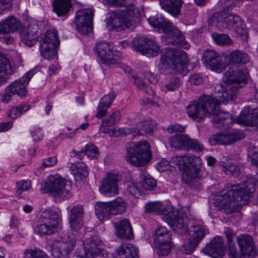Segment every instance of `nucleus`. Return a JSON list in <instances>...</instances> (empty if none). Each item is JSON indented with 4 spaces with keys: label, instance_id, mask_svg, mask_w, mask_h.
Listing matches in <instances>:
<instances>
[{
    "label": "nucleus",
    "instance_id": "obj_31",
    "mask_svg": "<svg viewBox=\"0 0 258 258\" xmlns=\"http://www.w3.org/2000/svg\"><path fill=\"white\" fill-rule=\"evenodd\" d=\"M19 20L14 16H10L0 23V34L13 33L17 31L21 27Z\"/></svg>",
    "mask_w": 258,
    "mask_h": 258
},
{
    "label": "nucleus",
    "instance_id": "obj_14",
    "mask_svg": "<svg viewBox=\"0 0 258 258\" xmlns=\"http://www.w3.org/2000/svg\"><path fill=\"white\" fill-rule=\"evenodd\" d=\"M245 134L242 130L230 128L225 133H217L211 136L209 143L212 146L216 145H230L243 139Z\"/></svg>",
    "mask_w": 258,
    "mask_h": 258
},
{
    "label": "nucleus",
    "instance_id": "obj_21",
    "mask_svg": "<svg viewBox=\"0 0 258 258\" xmlns=\"http://www.w3.org/2000/svg\"><path fill=\"white\" fill-rule=\"evenodd\" d=\"M120 179L121 177L118 174L108 172L99 188L100 192L108 196L116 194L118 191V182Z\"/></svg>",
    "mask_w": 258,
    "mask_h": 258
},
{
    "label": "nucleus",
    "instance_id": "obj_23",
    "mask_svg": "<svg viewBox=\"0 0 258 258\" xmlns=\"http://www.w3.org/2000/svg\"><path fill=\"white\" fill-rule=\"evenodd\" d=\"M203 251L213 258H222L225 252L223 239L220 236L213 238L203 249Z\"/></svg>",
    "mask_w": 258,
    "mask_h": 258
},
{
    "label": "nucleus",
    "instance_id": "obj_58",
    "mask_svg": "<svg viewBox=\"0 0 258 258\" xmlns=\"http://www.w3.org/2000/svg\"><path fill=\"white\" fill-rule=\"evenodd\" d=\"M173 164L171 161L170 162L165 159H162L157 165V169L160 172H164L166 170L172 171L175 169V167L170 165Z\"/></svg>",
    "mask_w": 258,
    "mask_h": 258
},
{
    "label": "nucleus",
    "instance_id": "obj_53",
    "mask_svg": "<svg viewBox=\"0 0 258 258\" xmlns=\"http://www.w3.org/2000/svg\"><path fill=\"white\" fill-rule=\"evenodd\" d=\"M182 84L181 79L176 76L171 77L165 85L166 89L170 91H175L177 90Z\"/></svg>",
    "mask_w": 258,
    "mask_h": 258
},
{
    "label": "nucleus",
    "instance_id": "obj_15",
    "mask_svg": "<svg viewBox=\"0 0 258 258\" xmlns=\"http://www.w3.org/2000/svg\"><path fill=\"white\" fill-rule=\"evenodd\" d=\"M113 49V46L110 43L101 42L96 43L95 51L102 63L110 65L118 63L120 59L118 52Z\"/></svg>",
    "mask_w": 258,
    "mask_h": 258
},
{
    "label": "nucleus",
    "instance_id": "obj_2",
    "mask_svg": "<svg viewBox=\"0 0 258 258\" xmlns=\"http://www.w3.org/2000/svg\"><path fill=\"white\" fill-rule=\"evenodd\" d=\"M240 180L241 182L238 184H233L222 189L215 197L217 204L227 214L235 211V207L238 205L236 202L247 201L253 197L255 190V179L242 175Z\"/></svg>",
    "mask_w": 258,
    "mask_h": 258
},
{
    "label": "nucleus",
    "instance_id": "obj_36",
    "mask_svg": "<svg viewBox=\"0 0 258 258\" xmlns=\"http://www.w3.org/2000/svg\"><path fill=\"white\" fill-rule=\"evenodd\" d=\"M109 203H98L96 205L95 211L98 218L103 221L107 220L110 218V216L112 215V212Z\"/></svg>",
    "mask_w": 258,
    "mask_h": 258
},
{
    "label": "nucleus",
    "instance_id": "obj_16",
    "mask_svg": "<svg viewBox=\"0 0 258 258\" xmlns=\"http://www.w3.org/2000/svg\"><path fill=\"white\" fill-rule=\"evenodd\" d=\"M214 22L216 21L220 26V29L226 28L237 33H240L243 29V24L240 17L233 14H224L222 16L212 18Z\"/></svg>",
    "mask_w": 258,
    "mask_h": 258
},
{
    "label": "nucleus",
    "instance_id": "obj_54",
    "mask_svg": "<svg viewBox=\"0 0 258 258\" xmlns=\"http://www.w3.org/2000/svg\"><path fill=\"white\" fill-rule=\"evenodd\" d=\"M200 242L197 241L190 236L182 246L183 251L186 254H190L198 246Z\"/></svg>",
    "mask_w": 258,
    "mask_h": 258
},
{
    "label": "nucleus",
    "instance_id": "obj_52",
    "mask_svg": "<svg viewBox=\"0 0 258 258\" xmlns=\"http://www.w3.org/2000/svg\"><path fill=\"white\" fill-rule=\"evenodd\" d=\"M184 149L187 150H194L197 151L201 152L203 151L204 146L199 141L194 139H190L187 136V141H186Z\"/></svg>",
    "mask_w": 258,
    "mask_h": 258
},
{
    "label": "nucleus",
    "instance_id": "obj_56",
    "mask_svg": "<svg viewBox=\"0 0 258 258\" xmlns=\"http://www.w3.org/2000/svg\"><path fill=\"white\" fill-rule=\"evenodd\" d=\"M85 155L89 159L96 158L98 157V153L97 147L93 144L86 145L85 146V151H84Z\"/></svg>",
    "mask_w": 258,
    "mask_h": 258
},
{
    "label": "nucleus",
    "instance_id": "obj_8",
    "mask_svg": "<svg viewBox=\"0 0 258 258\" xmlns=\"http://www.w3.org/2000/svg\"><path fill=\"white\" fill-rule=\"evenodd\" d=\"M39 70V67H37L33 70L26 73L22 78L10 84L6 87L5 92L1 95V101L7 104L12 99L14 95H18L21 97H25L27 93L26 87L31 78Z\"/></svg>",
    "mask_w": 258,
    "mask_h": 258
},
{
    "label": "nucleus",
    "instance_id": "obj_27",
    "mask_svg": "<svg viewBox=\"0 0 258 258\" xmlns=\"http://www.w3.org/2000/svg\"><path fill=\"white\" fill-rule=\"evenodd\" d=\"M162 9L174 18L181 14V8L183 4L182 0H159Z\"/></svg>",
    "mask_w": 258,
    "mask_h": 258
},
{
    "label": "nucleus",
    "instance_id": "obj_29",
    "mask_svg": "<svg viewBox=\"0 0 258 258\" xmlns=\"http://www.w3.org/2000/svg\"><path fill=\"white\" fill-rule=\"evenodd\" d=\"M116 97L114 92H109L107 95H104L100 100L97 108V113L96 117L101 118L108 114V110L110 108L112 103Z\"/></svg>",
    "mask_w": 258,
    "mask_h": 258
},
{
    "label": "nucleus",
    "instance_id": "obj_17",
    "mask_svg": "<svg viewBox=\"0 0 258 258\" xmlns=\"http://www.w3.org/2000/svg\"><path fill=\"white\" fill-rule=\"evenodd\" d=\"M161 40L166 44L179 45L186 49L190 46L189 44L185 40V37L181 32L174 27L172 24L162 36Z\"/></svg>",
    "mask_w": 258,
    "mask_h": 258
},
{
    "label": "nucleus",
    "instance_id": "obj_55",
    "mask_svg": "<svg viewBox=\"0 0 258 258\" xmlns=\"http://www.w3.org/2000/svg\"><path fill=\"white\" fill-rule=\"evenodd\" d=\"M132 78L135 80L134 84H136L137 87L142 91L144 93L151 95L153 92L152 90L140 79L135 76H132Z\"/></svg>",
    "mask_w": 258,
    "mask_h": 258
},
{
    "label": "nucleus",
    "instance_id": "obj_47",
    "mask_svg": "<svg viewBox=\"0 0 258 258\" xmlns=\"http://www.w3.org/2000/svg\"><path fill=\"white\" fill-rule=\"evenodd\" d=\"M212 36L215 42L219 45H231L233 43V40L225 34L214 33Z\"/></svg>",
    "mask_w": 258,
    "mask_h": 258
},
{
    "label": "nucleus",
    "instance_id": "obj_9",
    "mask_svg": "<svg viewBox=\"0 0 258 258\" xmlns=\"http://www.w3.org/2000/svg\"><path fill=\"white\" fill-rule=\"evenodd\" d=\"M71 185L58 175L50 176L46 182L41 184V191L50 192L54 197L68 198L70 196Z\"/></svg>",
    "mask_w": 258,
    "mask_h": 258
},
{
    "label": "nucleus",
    "instance_id": "obj_40",
    "mask_svg": "<svg viewBox=\"0 0 258 258\" xmlns=\"http://www.w3.org/2000/svg\"><path fill=\"white\" fill-rule=\"evenodd\" d=\"M187 136L183 134L172 136L169 139L170 146L176 149H184Z\"/></svg>",
    "mask_w": 258,
    "mask_h": 258
},
{
    "label": "nucleus",
    "instance_id": "obj_30",
    "mask_svg": "<svg viewBox=\"0 0 258 258\" xmlns=\"http://www.w3.org/2000/svg\"><path fill=\"white\" fill-rule=\"evenodd\" d=\"M138 249L131 243L122 245L118 247L114 258H138Z\"/></svg>",
    "mask_w": 258,
    "mask_h": 258
},
{
    "label": "nucleus",
    "instance_id": "obj_1",
    "mask_svg": "<svg viewBox=\"0 0 258 258\" xmlns=\"http://www.w3.org/2000/svg\"><path fill=\"white\" fill-rule=\"evenodd\" d=\"M220 101L210 95H203L197 100L189 102L186 107L188 115L193 119L198 121L206 116L213 115L214 126L219 129L228 125L232 122L231 115L221 112L219 108Z\"/></svg>",
    "mask_w": 258,
    "mask_h": 258
},
{
    "label": "nucleus",
    "instance_id": "obj_60",
    "mask_svg": "<svg viewBox=\"0 0 258 258\" xmlns=\"http://www.w3.org/2000/svg\"><path fill=\"white\" fill-rule=\"evenodd\" d=\"M78 168L76 174H78L82 179L86 178L88 176V171L86 164L84 163H79L77 166H73V167Z\"/></svg>",
    "mask_w": 258,
    "mask_h": 258
},
{
    "label": "nucleus",
    "instance_id": "obj_32",
    "mask_svg": "<svg viewBox=\"0 0 258 258\" xmlns=\"http://www.w3.org/2000/svg\"><path fill=\"white\" fill-rule=\"evenodd\" d=\"M155 128V123L150 120H144L138 122L135 128H133L132 134L139 136H152Z\"/></svg>",
    "mask_w": 258,
    "mask_h": 258
},
{
    "label": "nucleus",
    "instance_id": "obj_13",
    "mask_svg": "<svg viewBox=\"0 0 258 258\" xmlns=\"http://www.w3.org/2000/svg\"><path fill=\"white\" fill-rule=\"evenodd\" d=\"M39 42L41 55L45 59H53L56 54V47L59 44L56 32L47 31Z\"/></svg>",
    "mask_w": 258,
    "mask_h": 258
},
{
    "label": "nucleus",
    "instance_id": "obj_19",
    "mask_svg": "<svg viewBox=\"0 0 258 258\" xmlns=\"http://www.w3.org/2000/svg\"><path fill=\"white\" fill-rule=\"evenodd\" d=\"M93 12L90 9H83L77 12L76 26L78 31L86 34L92 30Z\"/></svg>",
    "mask_w": 258,
    "mask_h": 258
},
{
    "label": "nucleus",
    "instance_id": "obj_45",
    "mask_svg": "<svg viewBox=\"0 0 258 258\" xmlns=\"http://www.w3.org/2000/svg\"><path fill=\"white\" fill-rule=\"evenodd\" d=\"M149 39L142 37L135 38L132 42L131 48L143 55Z\"/></svg>",
    "mask_w": 258,
    "mask_h": 258
},
{
    "label": "nucleus",
    "instance_id": "obj_39",
    "mask_svg": "<svg viewBox=\"0 0 258 258\" xmlns=\"http://www.w3.org/2000/svg\"><path fill=\"white\" fill-rule=\"evenodd\" d=\"M40 219L51 224L58 226L60 215L55 211L46 210L42 213Z\"/></svg>",
    "mask_w": 258,
    "mask_h": 258
},
{
    "label": "nucleus",
    "instance_id": "obj_38",
    "mask_svg": "<svg viewBox=\"0 0 258 258\" xmlns=\"http://www.w3.org/2000/svg\"><path fill=\"white\" fill-rule=\"evenodd\" d=\"M149 23L153 27L157 28L161 30L164 33L165 31L170 28L171 23L166 21L161 16H156L148 19Z\"/></svg>",
    "mask_w": 258,
    "mask_h": 258
},
{
    "label": "nucleus",
    "instance_id": "obj_11",
    "mask_svg": "<svg viewBox=\"0 0 258 258\" xmlns=\"http://www.w3.org/2000/svg\"><path fill=\"white\" fill-rule=\"evenodd\" d=\"M86 243L80 245L75 249L74 254L78 258H95L105 257L107 253L105 250L98 247L102 243L97 236H91L86 239Z\"/></svg>",
    "mask_w": 258,
    "mask_h": 258
},
{
    "label": "nucleus",
    "instance_id": "obj_10",
    "mask_svg": "<svg viewBox=\"0 0 258 258\" xmlns=\"http://www.w3.org/2000/svg\"><path fill=\"white\" fill-rule=\"evenodd\" d=\"M82 241L72 234L68 236V239L60 241L49 239L47 241V247L51 251L52 255L56 258H63L74 248L76 244H81Z\"/></svg>",
    "mask_w": 258,
    "mask_h": 258
},
{
    "label": "nucleus",
    "instance_id": "obj_28",
    "mask_svg": "<svg viewBox=\"0 0 258 258\" xmlns=\"http://www.w3.org/2000/svg\"><path fill=\"white\" fill-rule=\"evenodd\" d=\"M37 29V26H34L33 27L29 26L27 28H24L20 32L22 41L29 47L35 45L38 39Z\"/></svg>",
    "mask_w": 258,
    "mask_h": 258
},
{
    "label": "nucleus",
    "instance_id": "obj_49",
    "mask_svg": "<svg viewBox=\"0 0 258 258\" xmlns=\"http://www.w3.org/2000/svg\"><path fill=\"white\" fill-rule=\"evenodd\" d=\"M227 255L229 258H242L245 256L241 249H238L235 244L229 243L228 244Z\"/></svg>",
    "mask_w": 258,
    "mask_h": 258
},
{
    "label": "nucleus",
    "instance_id": "obj_5",
    "mask_svg": "<svg viewBox=\"0 0 258 258\" xmlns=\"http://www.w3.org/2000/svg\"><path fill=\"white\" fill-rule=\"evenodd\" d=\"M183 51H178L174 48L167 49L161 55L158 69L160 73L165 75L181 73L186 63Z\"/></svg>",
    "mask_w": 258,
    "mask_h": 258
},
{
    "label": "nucleus",
    "instance_id": "obj_33",
    "mask_svg": "<svg viewBox=\"0 0 258 258\" xmlns=\"http://www.w3.org/2000/svg\"><path fill=\"white\" fill-rule=\"evenodd\" d=\"M58 226L51 224L40 218V221L35 227L34 230L36 234L41 236L50 235L56 232Z\"/></svg>",
    "mask_w": 258,
    "mask_h": 258
},
{
    "label": "nucleus",
    "instance_id": "obj_4",
    "mask_svg": "<svg viewBox=\"0 0 258 258\" xmlns=\"http://www.w3.org/2000/svg\"><path fill=\"white\" fill-rule=\"evenodd\" d=\"M223 81L227 85L226 90L218 96L220 102L227 104L237 98L238 89L244 87L247 83V76L235 66L232 67L225 73Z\"/></svg>",
    "mask_w": 258,
    "mask_h": 258
},
{
    "label": "nucleus",
    "instance_id": "obj_64",
    "mask_svg": "<svg viewBox=\"0 0 258 258\" xmlns=\"http://www.w3.org/2000/svg\"><path fill=\"white\" fill-rule=\"evenodd\" d=\"M249 161L252 164L258 167V153L253 150L248 152Z\"/></svg>",
    "mask_w": 258,
    "mask_h": 258
},
{
    "label": "nucleus",
    "instance_id": "obj_59",
    "mask_svg": "<svg viewBox=\"0 0 258 258\" xmlns=\"http://www.w3.org/2000/svg\"><path fill=\"white\" fill-rule=\"evenodd\" d=\"M31 186V181L29 180L18 181L17 183V194L20 195L23 191L27 190Z\"/></svg>",
    "mask_w": 258,
    "mask_h": 258
},
{
    "label": "nucleus",
    "instance_id": "obj_6",
    "mask_svg": "<svg viewBox=\"0 0 258 258\" xmlns=\"http://www.w3.org/2000/svg\"><path fill=\"white\" fill-rule=\"evenodd\" d=\"M123 11L117 12L111 16L108 20V24L111 25L112 29L117 31L124 30L126 28L133 29L140 21V13L138 9Z\"/></svg>",
    "mask_w": 258,
    "mask_h": 258
},
{
    "label": "nucleus",
    "instance_id": "obj_20",
    "mask_svg": "<svg viewBox=\"0 0 258 258\" xmlns=\"http://www.w3.org/2000/svg\"><path fill=\"white\" fill-rule=\"evenodd\" d=\"M203 60L211 70L220 73L225 69V65L221 56L213 49H208L203 52Z\"/></svg>",
    "mask_w": 258,
    "mask_h": 258
},
{
    "label": "nucleus",
    "instance_id": "obj_3",
    "mask_svg": "<svg viewBox=\"0 0 258 258\" xmlns=\"http://www.w3.org/2000/svg\"><path fill=\"white\" fill-rule=\"evenodd\" d=\"M171 162L183 171L182 180L192 187L198 185V181L201 177L202 160L192 154L174 156L171 158Z\"/></svg>",
    "mask_w": 258,
    "mask_h": 258
},
{
    "label": "nucleus",
    "instance_id": "obj_7",
    "mask_svg": "<svg viewBox=\"0 0 258 258\" xmlns=\"http://www.w3.org/2000/svg\"><path fill=\"white\" fill-rule=\"evenodd\" d=\"M150 146L146 141L133 143L126 148V161L137 166H143L151 159Z\"/></svg>",
    "mask_w": 258,
    "mask_h": 258
},
{
    "label": "nucleus",
    "instance_id": "obj_62",
    "mask_svg": "<svg viewBox=\"0 0 258 258\" xmlns=\"http://www.w3.org/2000/svg\"><path fill=\"white\" fill-rule=\"evenodd\" d=\"M142 185L144 188L148 190H152L156 186V181L151 177L146 176Z\"/></svg>",
    "mask_w": 258,
    "mask_h": 258
},
{
    "label": "nucleus",
    "instance_id": "obj_26",
    "mask_svg": "<svg viewBox=\"0 0 258 258\" xmlns=\"http://www.w3.org/2000/svg\"><path fill=\"white\" fill-rule=\"evenodd\" d=\"M116 235L121 239H131L134 237L133 229L130 221L123 219L113 223Z\"/></svg>",
    "mask_w": 258,
    "mask_h": 258
},
{
    "label": "nucleus",
    "instance_id": "obj_50",
    "mask_svg": "<svg viewBox=\"0 0 258 258\" xmlns=\"http://www.w3.org/2000/svg\"><path fill=\"white\" fill-rule=\"evenodd\" d=\"M111 4L117 7H124V11L131 10L133 11L135 9H138L134 4L135 0H108Z\"/></svg>",
    "mask_w": 258,
    "mask_h": 258
},
{
    "label": "nucleus",
    "instance_id": "obj_34",
    "mask_svg": "<svg viewBox=\"0 0 258 258\" xmlns=\"http://www.w3.org/2000/svg\"><path fill=\"white\" fill-rule=\"evenodd\" d=\"M14 73V70L10 60L0 52V78L7 80Z\"/></svg>",
    "mask_w": 258,
    "mask_h": 258
},
{
    "label": "nucleus",
    "instance_id": "obj_57",
    "mask_svg": "<svg viewBox=\"0 0 258 258\" xmlns=\"http://www.w3.org/2000/svg\"><path fill=\"white\" fill-rule=\"evenodd\" d=\"M57 161V158L55 156L45 159L43 161L41 166L38 168L37 172L40 174L44 168L54 166L56 164Z\"/></svg>",
    "mask_w": 258,
    "mask_h": 258
},
{
    "label": "nucleus",
    "instance_id": "obj_48",
    "mask_svg": "<svg viewBox=\"0 0 258 258\" xmlns=\"http://www.w3.org/2000/svg\"><path fill=\"white\" fill-rule=\"evenodd\" d=\"M120 119V113L119 110H115L113 112L109 118L103 119L102 120V126H111L118 123Z\"/></svg>",
    "mask_w": 258,
    "mask_h": 258
},
{
    "label": "nucleus",
    "instance_id": "obj_22",
    "mask_svg": "<svg viewBox=\"0 0 258 258\" xmlns=\"http://www.w3.org/2000/svg\"><path fill=\"white\" fill-rule=\"evenodd\" d=\"M237 122L247 126H256L258 127V109L257 105L254 108L248 106L242 111L236 118Z\"/></svg>",
    "mask_w": 258,
    "mask_h": 258
},
{
    "label": "nucleus",
    "instance_id": "obj_18",
    "mask_svg": "<svg viewBox=\"0 0 258 258\" xmlns=\"http://www.w3.org/2000/svg\"><path fill=\"white\" fill-rule=\"evenodd\" d=\"M162 219L167 222L175 230L177 229L181 230L180 232H185L187 227V218L182 211H174L164 213Z\"/></svg>",
    "mask_w": 258,
    "mask_h": 258
},
{
    "label": "nucleus",
    "instance_id": "obj_46",
    "mask_svg": "<svg viewBox=\"0 0 258 258\" xmlns=\"http://www.w3.org/2000/svg\"><path fill=\"white\" fill-rule=\"evenodd\" d=\"M164 206L160 202H150L148 203L145 207V211L147 213L154 212L157 214L164 216V213H167V211H163Z\"/></svg>",
    "mask_w": 258,
    "mask_h": 258
},
{
    "label": "nucleus",
    "instance_id": "obj_42",
    "mask_svg": "<svg viewBox=\"0 0 258 258\" xmlns=\"http://www.w3.org/2000/svg\"><path fill=\"white\" fill-rule=\"evenodd\" d=\"M192 228V230L190 231V236L199 242L201 241L207 233H208V229H206L205 226L203 225H193Z\"/></svg>",
    "mask_w": 258,
    "mask_h": 258
},
{
    "label": "nucleus",
    "instance_id": "obj_51",
    "mask_svg": "<svg viewBox=\"0 0 258 258\" xmlns=\"http://www.w3.org/2000/svg\"><path fill=\"white\" fill-rule=\"evenodd\" d=\"M133 130V127L120 128L117 127H115L113 129L109 130L108 131V133L110 137H123L124 136L132 134Z\"/></svg>",
    "mask_w": 258,
    "mask_h": 258
},
{
    "label": "nucleus",
    "instance_id": "obj_44",
    "mask_svg": "<svg viewBox=\"0 0 258 258\" xmlns=\"http://www.w3.org/2000/svg\"><path fill=\"white\" fill-rule=\"evenodd\" d=\"M160 47L153 39H149L143 55L147 57H154L160 52Z\"/></svg>",
    "mask_w": 258,
    "mask_h": 258
},
{
    "label": "nucleus",
    "instance_id": "obj_61",
    "mask_svg": "<svg viewBox=\"0 0 258 258\" xmlns=\"http://www.w3.org/2000/svg\"><path fill=\"white\" fill-rule=\"evenodd\" d=\"M188 82L193 85H199L203 83L204 78L202 74L195 73L189 76Z\"/></svg>",
    "mask_w": 258,
    "mask_h": 258
},
{
    "label": "nucleus",
    "instance_id": "obj_63",
    "mask_svg": "<svg viewBox=\"0 0 258 258\" xmlns=\"http://www.w3.org/2000/svg\"><path fill=\"white\" fill-rule=\"evenodd\" d=\"M127 190L128 192L135 197H138L141 195L140 189L136 184L131 183L128 184Z\"/></svg>",
    "mask_w": 258,
    "mask_h": 258
},
{
    "label": "nucleus",
    "instance_id": "obj_12",
    "mask_svg": "<svg viewBox=\"0 0 258 258\" xmlns=\"http://www.w3.org/2000/svg\"><path fill=\"white\" fill-rule=\"evenodd\" d=\"M153 238L157 253L160 256H167L171 248V234L166 228L158 227L154 231Z\"/></svg>",
    "mask_w": 258,
    "mask_h": 258
},
{
    "label": "nucleus",
    "instance_id": "obj_25",
    "mask_svg": "<svg viewBox=\"0 0 258 258\" xmlns=\"http://www.w3.org/2000/svg\"><path fill=\"white\" fill-rule=\"evenodd\" d=\"M83 214L84 209L81 205L74 206L70 209L69 222L71 227L74 231H78L82 228Z\"/></svg>",
    "mask_w": 258,
    "mask_h": 258
},
{
    "label": "nucleus",
    "instance_id": "obj_41",
    "mask_svg": "<svg viewBox=\"0 0 258 258\" xmlns=\"http://www.w3.org/2000/svg\"><path fill=\"white\" fill-rule=\"evenodd\" d=\"M221 169L228 175L238 177L240 174V170L238 166L230 162H222L220 165Z\"/></svg>",
    "mask_w": 258,
    "mask_h": 258
},
{
    "label": "nucleus",
    "instance_id": "obj_35",
    "mask_svg": "<svg viewBox=\"0 0 258 258\" xmlns=\"http://www.w3.org/2000/svg\"><path fill=\"white\" fill-rule=\"evenodd\" d=\"M227 60L232 64H245L249 61L248 54L239 50L230 52L227 56Z\"/></svg>",
    "mask_w": 258,
    "mask_h": 258
},
{
    "label": "nucleus",
    "instance_id": "obj_24",
    "mask_svg": "<svg viewBox=\"0 0 258 258\" xmlns=\"http://www.w3.org/2000/svg\"><path fill=\"white\" fill-rule=\"evenodd\" d=\"M239 248L245 255L252 258L257 254V250L253 243L252 237L248 234H241L237 237Z\"/></svg>",
    "mask_w": 258,
    "mask_h": 258
},
{
    "label": "nucleus",
    "instance_id": "obj_43",
    "mask_svg": "<svg viewBox=\"0 0 258 258\" xmlns=\"http://www.w3.org/2000/svg\"><path fill=\"white\" fill-rule=\"evenodd\" d=\"M112 212V214H121L124 212L126 209L125 202L120 198H117L115 200L108 203Z\"/></svg>",
    "mask_w": 258,
    "mask_h": 258
},
{
    "label": "nucleus",
    "instance_id": "obj_37",
    "mask_svg": "<svg viewBox=\"0 0 258 258\" xmlns=\"http://www.w3.org/2000/svg\"><path fill=\"white\" fill-rule=\"evenodd\" d=\"M52 6L58 16L66 15L72 7L71 0H53Z\"/></svg>",
    "mask_w": 258,
    "mask_h": 258
}]
</instances>
